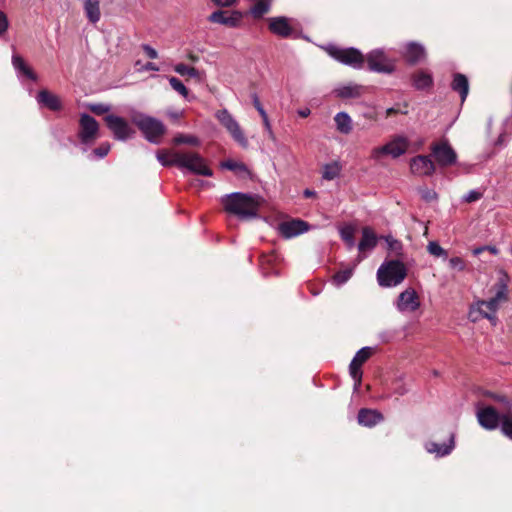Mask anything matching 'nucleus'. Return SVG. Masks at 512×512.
I'll list each match as a JSON object with an SVG mask.
<instances>
[{
  "mask_svg": "<svg viewBox=\"0 0 512 512\" xmlns=\"http://www.w3.org/2000/svg\"><path fill=\"white\" fill-rule=\"evenodd\" d=\"M325 51L338 62L361 69L365 60L370 71L384 74H391L395 71V62L390 59L382 49H375L369 52L366 58L355 48H341L335 45H328Z\"/></svg>",
  "mask_w": 512,
  "mask_h": 512,
  "instance_id": "nucleus-1",
  "label": "nucleus"
},
{
  "mask_svg": "<svg viewBox=\"0 0 512 512\" xmlns=\"http://www.w3.org/2000/svg\"><path fill=\"white\" fill-rule=\"evenodd\" d=\"M495 295L489 300H478L471 307L469 317L473 322L482 318L488 319L492 325L497 324L496 313L501 305L508 301V287L503 281L495 284Z\"/></svg>",
  "mask_w": 512,
  "mask_h": 512,
  "instance_id": "nucleus-2",
  "label": "nucleus"
},
{
  "mask_svg": "<svg viewBox=\"0 0 512 512\" xmlns=\"http://www.w3.org/2000/svg\"><path fill=\"white\" fill-rule=\"evenodd\" d=\"M221 202L227 213L235 215L239 219L255 218L260 205L257 197L240 192L223 196Z\"/></svg>",
  "mask_w": 512,
  "mask_h": 512,
  "instance_id": "nucleus-3",
  "label": "nucleus"
},
{
  "mask_svg": "<svg viewBox=\"0 0 512 512\" xmlns=\"http://www.w3.org/2000/svg\"><path fill=\"white\" fill-rule=\"evenodd\" d=\"M164 164H175L179 169H185L193 174L211 177L212 170L207 166L205 159L195 152L174 153L170 162Z\"/></svg>",
  "mask_w": 512,
  "mask_h": 512,
  "instance_id": "nucleus-4",
  "label": "nucleus"
},
{
  "mask_svg": "<svg viewBox=\"0 0 512 512\" xmlns=\"http://www.w3.org/2000/svg\"><path fill=\"white\" fill-rule=\"evenodd\" d=\"M407 276L405 265L399 260L383 262L377 270V280L381 287H395Z\"/></svg>",
  "mask_w": 512,
  "mask_h": 512,
  "instance_id": "nucleus-5",
  "label": "nucleus"
},
{
  "mask_svg": "<svg viewBox=\"0 0 512 512\" xmlns=\"http://www.w3.org/2000/svg\"><path fill=\"white\" fill-rule=\"evenodd\" d=\"M130 118L149 142L158 143L165 132L163 123L154 117L134 111Z\"/></svg>",
  "mask_w": 512,
  "mask_h": 512,
  "instance_id": "nucleus-6",
  "label": "nucleus"
},
{
  "mask_svg": "<svg viewBox=\"0 0 512 512\" xmlns=\"http://www.w3.org/2000/svg\"><path fill=\"white\" fill-rule=\"evenodd\" d=\"M410 146L409 139L404 135H395L385 145L376 147L371 151V157L374 160H379L381 156L388 155L392 158H399L404 155Z\"/></svg>",
  "mask_w": 512,
  "mask_h": 512,
  "instance_id": "nucleus-7",
  "label": "nucleus"
},
{
  "mask_svg": "<svg viewBox=\"0 0 512 512\" xmlns=\"http://www.w3.org/2000/svg\"><path fill=\"white\" fill-rule=\"evenodd\" d=\"M215 117L239 145L242 147L248 146L247 138L241 130L239 123L227 109L217 111Z\"/></svg>",
  "mask_w": 512,
  "mask_h": 512,
  "instance_id": "nucleus-8",
  "label": "nucleus"
},
{
  "mask_svg": "<svg viewBox=\"0 0 512 512\" xmlns=\"http://www.w3.org/2000/svg\"><path fill=\"white\" fill-rule=\"evenodd\" d=\"M107 127L112 132L115 139L126 141L131 138L135 131L129 123L122 117L110 114L105 117Z\"/></svg>",
  "mask_w": 512,
  "mask_h": 512,
  "instance_id": "nucleus-9",
  "label": "nucleus"
},
{
  "mask_svg": "<svg viewBox=\"0 0 512 512\" xmlns=\"http://www.w3.org/2000/svg\"><path fill=\"white\" fill-rule=\"evenodd\" d=\"M373 349L371 347H363L361 348L354 358L352 359L349 371L352 379L354 380V389L358 390L361 385L362 379V371L361 366L364 362H366L372 355Z\"/></svg>",
  "mask_w": 512,
  "mask_h": 512,
  "instance_id": "nucleus-10",
  "label": "nucleus"
},
{
  "mask_svg": "<svg viewBox=\"0 0 512 512\" xmlns=\"http://www.w3.org/2000/svg\"><path fill=\"white\" fill-rule=\"evenodd\" d=\"M396 309L403 314L413 313L420 307V298L413 288L401 292L395 302Z\"/></svg>",
  "mask_w": 512,
  "mask_h": 512,
  "instance_id": "nucleus-11",
  "label": "nucleus"
},
{
  "mask_svg": "<svg viewBox=\"0 0 512 512\" xmlns=\"http://www.w3.org/2000/svg\"><path fill=\"white\" fill-rule=\"evenodd\" d=\"M476 415L479 424L487 430L496 429L503 419V416H501L492 406L479 405L477 407Z\"/></svg>",
  "mask_w": 512,
  "mask_h": 512,
  "instance_id": "nucleus-12",
  "label": "nucleus"
},
{
  "mask_svg": "<svg viewBox=\"0 0 512 512\" xmlns=\"http://www.w3.org/2000/svg\"><path fill=\"white\" fill-rule=\"evenodd\" d=\"M99 130L97 121L88 114H82L80 117L79 139L82 144H90L96 138Z\"/></svg>",
  "mask_w": 512,
  "mask_h": 512,
  "instance_id": "nucleus-13",
  "label": "nucleus"
},
{
  "mask_svg": "<svg viewBox=\"0 0 512 512\" xmlns=\"http://www.w3.org/2000/svg\"><path fill=\"white\" fill-rule=\"evenodd\" d=\"M309 228L310 226L307 222L300 219H292L281 222L278 225V232L282 237L290 239L309 231Z\"/></svg>",
  "mask_w": 512,
  "mask_h": 512,
  "instance_id": "nucleus-14",
  "label": "nucleus"
},
{
  "mask_svg": "<svg viewBox=\"0 0 512 512\" xmlns=\"http://www.w3.org/2000/svg\"><path fill=\"white\" fill-rule=\"evenodd\" d=\"M292 21L284 16L271 17L268 19V28L271 33L281 38H290L294 33Z\"/></svg>",
  "mask_w": 512,
  "mask_h": 512,
  "instance_id": "nucleus-15",
  "label": "nucleus"
},
{
  "mask_svg": "<svg viewBox=\"0 0 512 512\" xmlns=\"http://www.w3.org/2000/svg\"><path fill=\"white\" fill-rule=\"evenodd\" d=\"M432 154L440 166L452 165L457 159L455 151L446 141L434 144Z\"/></svg>",
  "mask_w": 512,
  "mask_h": 512,
  "instance_id": "nucleus-16",
  "label": "nucleus"
},
{
  "mask_svg": "<svg viewBox=\"0 0 512 512\" xmlns=\"http://www.w3.org/2000/svg\"><path fill=\"white\" fill-rule=\"evenodd\" d=\"M401 54L411 65H415L426 58L425 47L421 43L414 41L407 42L403 46Z\"/></svg>",
  "mask_w": 512,
  "mask_h": 512,
  "instance_id": "nucleus-17",
  "label": "nucleus"
},
{
  "mask_svg": "<svg viewBox=\"0 0 512 512\" xmlns=\"http://www.w3.org/2000/svg\"><path fill=\"white\" fill-rule=\"evenodd\" d=\"M242 18V13L239 11H233L229 16L227 12L222 10L214 11L208 17V20L212 23L225 25L231 28L239 27Z\"/></svg>",
  "mask_w": 512,
  "mask_h": 512,
  "instance_id": "nucleus-18",
  "label": "nucleus"
},
{
  "mask_svg": "<svg viewBox=\"0 0 512 512\" xmlns=\"http://www.w3.org/2000/svg\"><path fill=\"white\" fill-rule=\"evenodd\" d=\"M410 169L414 175L429 176L435 171V164L428 156L418 155L411 159Z\"/></svg>",
  "mask_w": 512,
  "mask_h": 512,
  "instance_id": "nucleus-19",
  "label": "nucleus"
},
{
  "mask_svg": "<svg viewBox=\"0 0 512 512\" xmlns=\"http://www.w3.org/2000/svg\"><path fill=\"white\" fill-rule=\"evenodd\" d=\"M455 448V437L454 434H451L449 440L445 443H437L434 441H429L425 443V449L428 453L435 455V457L440 458L451 454V452Z\"/></svg>",
  "mask_w": 512,
  "mask_h": 512,
  "instance_id": "nucleus-20",
  "label": "nucleus"
},
{
  "mask_svg": "<svg viewBox=\"0 0 512 512\" xmlns=\"http://www.w3.org/2000/svg\"><path fill=\"white\" fill-rule=\"evenodd\" d=\"M12 66L19 79L28 78L37 81V75L19 54L14 53L12 55Z\"/></svg>",
  "mask_w": 512,
  "mask_h": 512,
  "instance_id": "nucleus-21",
  "label": "nucleus"
},
{
  "mask_svg": "<svg viewBox=\"0 0 512 512\" xmlns=\"http://www.w3.org/2000/svg\"><path fill=\"white\" fill-rule=\"evenodd\" d=\"M36 100L41 107L48 108L52 111H58L62 108L61 99L56 94L46 89L39 91Z\"/></svg>",
  "mask_w": 512,
  "mask_h": 512,
  "instance_id": "nucleus-22",
  "label": "nucleus"
},
{
  "mask_svg": "<svg viewBox=\"0 0 512 512\" xmlns=\"http://www.w3.org/2000/svg\"><path fill=\"white\" fill-rule=\"evenodd\" d=\"M358 423L365 427H373L383 420V416L376 410L361 409L358 413Z\"/></svg>",
  "mask_w": 512,
  "mask_h": 512,
  "instance_id": "nucleus-23",
  "label": "nucleus"
},
{
  "mask_svg": "<svg viewBox=\"0 0 512 512\" xmlns=\"http://www.w3.org/2000/svg\"><path fill=\"white\" fill-rule=\"evenodd\" d=\"M412 85L417 90H424L433 85V77L426 70H417L411 76Z\"/></svg>",
  "mask_w": 512,
  "mask_h": 512,
  "instance_id": "nucleus-24",
  "label": "nucleus"
},
{
  "mask_svg": "<svg viewBox=\"0 0 512 512\" xmlns=\"http://www.w3.org/2000/svg\"><path fill=\"white\" fill-rule=\"evenodd\" d=\"M377 244V237L375 233L369 227L362 229V238L358 244V250L360 253L371 251Z\"/></svg>",
  "mask_w": 512,
  "mask_h": 512,
  "instance_id": "nucleus-25",
  "label": "nucleus"
},
{
  "mask_svg": "<svg viewBox=\"0 0 512 512\" xmlns=\"http://www.w3.org/2000/svg\"><path fill=\"white\" fill-rule=\"evenodd\" d=\"M363 87L358 84H346L338 86L334 93L337 97L343 99L357 98L362 94Z\"/></svg>",
  "mask_w": 512,
  "mask_h": 512,
  "instance_id": "nucleus-26",
  "label": "nucleus"
},
{
  "mask_svg": "<svg viewBox=\"0 0 512 512\" xmlns=\"http://www.w3.org/2000/svg\"><path fill=\"white\" fill-rule=\"evenodd\" d=\"M334 122L336 126V130L344 135H348L353 130V121L352 118L349 116L348 113L342 111L338 112L334 116Z\"/></svg>",
  "mask_w": 512,
  "mask_h": 512,
  "instance_id": "nucleus-27",
  "label": "nucleus"
},
{
  "mask_svg": "<svg viewBox=\"0 0 512 512\" xmlns=\"http://www.w3.org/2000/svg\"><path fill=\"white\" fill-rule=\"evenodd\" d=\"M451 88L453 91L458 92L461 97V101H465L469 92V83L465 75L457 73L454 75Z\"/></svg>",
  "mask_w": 512,
  "mask_h": 512,
  "instance_id": "nucleus-28",
  "label": "nucleus"
},
{
  "mask_svg": "<svg viewBox=\"0 0 512 512\" xmlns=\"http://www.w3.org/2000/svg\"><path fill=\"white\" fill-rule=\"evenodd\" d=\"M84 11L88 20L95 24L101 18L100 2L98 0H85Z\"/></svg>",
  "mask_w": 512,
  "mask_h": 512,
  "instance_id": "nucleus-29",
  "label": "nucleus"
},
{
  "mask_svg": "<svg viewBox=\"0 0 512 512\" xmlns=\"http://www.w3.org/2000/svg\"><path fill=\"white\" fill-rule=\"evenodd\" d=\"M365 258L364 254H360L357 258V263L351 267L347 268L345 270L338 271L332 278L333 284L337 287H341L344 285L353 275L354 267L360 263Z\"/></svg>",
  "mask_w": 512,
  "mask_h": 512,
  "instance_id": "nucleus-30",
  "label": "nucleus"
},
{
  "mask_svg": "<svg viewBox=\"0 0 512 512\" xmlns=\"http://www.w3.org/2000/svg\"><path fill=\"white\" fill-rule=\"evenodd\" d=\"M270 3L266 0H258L249 10V13L256 19L262 18L270 11Z\"/></svg>",
  "mask_w": 512,
  "mask_h": 512,
  "instance_id": "nucleus-31",
  "label": "nucleus"
},
{
  "mask_svg": "<svg viewBox=\"0 0 512 512\" xmlns=\"http://www.w3.org/2000/svg\"><path fill=\"white\" fill-rule=\"evenodd\" d=\"M342 240L346 243L348 248H352L355 245V228L352 225H345L339 229Z\"/></svg>",
  "mask_w": 512,
  "mask_h": 512,
  "instance_id": "nucleus-32",
  "label": "nucleus"
},
{
  "mask_svg": "<svg viewBox=\"0 0 512 512\" xmlns=\"http://www.w3.org/2000/svg\"><path fill=\"white\" fill-rule=\"evenodd\" d=\"M340 171H341V167H340L339 163L333 162L330 164H326L323 168L322 177L325 180H333L339 176Z\"/></svg>",
  "mask_w": 512,
  "mask_h": 512,
  "instance_id": "nucleus-33",
  "label": "nucleus"
},
{
  "mask_svg": "<svg viewBox=\"0 0 512 512\" xmlns=\"http://www.w3.org/2000/svg\"><path fill=\"white\" fill-rule=\"evenodd\" d=\"M174 70L176 73L182 75V76H189V77H192V78H196L199 76V72L196 68L194 67H189L185 64H177L175 67H174Z\"/></svg>",
  "mask_w": 512,
  "mask_h": 512,
  "instance_id": "nucleus-34",
  "label": "nucleus"
},
{
  "mask_svg": "<svg viewBox=\"0 0 512 512\" xmlns=\"http://www.w3.org/2000/svg\"><path fill=\"white\" fill-rule=\"evenodd\" d=\"M427 251L435 256V257H441L446 259L447 258V252L444 250L438 242L436 241H430L427 245Z\"/></svg>",
  "mask_w": 512,
  "mask_h": 512,
  "instance_id": "nucleus-35",
  "label": "nucleus"
},
{
  "mask_svg": "<svg viewBox=\"0 0 512 512\" xmlns=\"http://www.w3.org/2000/svg\"><path fill=\"white\" fill-rule=\"evenodd\" d=\"M175 144H189L193 146H198L200 144V141L197 137L192 135H183L180 134L174 138Z\"/></svg>",
  "mask_w": 512,
  "mask_h": 512,
  "instance_id": "nucleus-36",
  "label": "nucleus"
},
{
  "mask_svg": "<svg viewBox=\"0 0 512 512\" xmlns=\"http://www.w3.org/2000/svg\"><path fill=\"white\" fill-rule=\"evenodd\" d=\"M169 83L171 85V87L177 91L180 95H182L183 97H187L188 96V89L186 88V86L176 77H170L169 78Z\"/></svg>",
  "mask_w": 512,
  "mask_h": 512,
  "instance_id": "nucleus-37",
  "label": "nucleus"
},
{
  "mask_svg": "<svg viewBox=\"0 0 512 512\" xmlns=\"http://www.w3.org/2000/svg\"><path fill=\"white\" fill-rule=\"evenodd\" d=\"M174 153H178L177 151H168V150H160L157 152L156 157L157 160L163 166H172L173 164H164L165 162H170L172 159V155Z\"/></svg>",
  "mask_w": 512,
  "mask_h": 512,
  "instance_id": "nucleus-38",
  "label": "nucleus"
},
{
  "mask_svg": "<svg viewBox=\"0 0 512 512\" xmlns=\"http://www.w3.org/2000/svg\"><path fill=\"white\" fill-rule=\"evenodd\" d=\"M222 166L228 170L235 172H246L247 168L243 163L228 160L222 164Z\"/></svg>",
  "mask_w": 512,
  "mask_h": 512,
  "instance_id": "nucleus-39",
  "label": "nucleus"
},
{
  "mask_svg": "<svg viewBox=\"0 0 512 512\" xmlns=\"http://www.w3.org/2000/svg\"><path fill=\"white\" fill-rule=\"evenodd\" d=\"M501 430L503 434L512 439V418L503 416Z\"/></svg>",
  "mask_w": 512,
  "mask_h": 512,
  "instance_id": "nucleus-40",
  "label": "nucleus"
},
{
  "mask_svg": "<svg viewBox=\"0 0 512 512\" xmlns=\"http://www.w3.org/2000/svg\"><path fill=\"white\" fill-rule=\"evenodd\" d=\"M110 144L109 143H102L99 147L95 148L92 151V155H94L97 158H104L110 151Z\"/></svg>",
  "mask_w": 512,
  "mask_h": 512,
  "instance_id": "nucleus-41",
  "label": "nucleus"
},
{
  "mask_svg": "<svg viewBox=\"0 0 512 512\" xmlns=\"http://www.w3.org/2000/svg\"><path fill=\"white\" fill-rule=\"evenodd\" d=\"M482 195V192L479 190H471L463 196V201L467 203L475 202L481 199Z\"/></svg>",
  "mask_w": 512,
  "mask_h": 512,
  "instance_id": "nucleus-42",
  "label": "nucleus"
},
{
  "mask_svg": "<svg viewBox=\"0 0 512 512\" xmlns=\"http://www.w3.org/2000/svg\"><path fill=\"white\" fill-rule=\"evenodd\" d=\"M386 240H387L389 249L391 251H393L396 255H399L401 253V250H402L401 242L396 240V239H394V238H392V237H388Z\"/></svg>",
  "mask_w": 512,
  "mask_h": 512,
  "instance_id": "nucleus-43",
  "label": "nucleus"
},
{
  "mask_svg": "<svg viewBox=\"0 0 512 512\" xmlns=\"http://www.w3.org/2000/svg\"><path fill=\"white\" fill-rule=\"evenodd\" d=\"M449 266L458 271H463L466 268L465 262L460 257H452L449 260Z\"/></svg>",
  "mask_w": 512,
  "mask_h": 512,
  "instance_id": "nucleus-44",
  "label": "nucleus"
},
{
  "mask_svg": "<svg viewBox=\"0 0 512 512\" xmlns=\"http://www.w3.org/2000/svg\"><path fill=\"white\" fill-rule=\"evenodd\" d=\"M9 27V21L7 15L0 10V37L3 36Z\"/></svg>",
  "mask_w": 512,
  "mask_h": 512,
  "instance_id": "nucleus-45",
  "label": "nucleus"
},
{
  "mask_svg": "<svg viewBox=\"0 0 512 512\" xmlns=\"http://www.w3.org/2000/svg\"><path fill=\"white\" fill-rule=\"evenodd\" d=\"M252 101H253V105L254 107L256 108V110L259 112L260 116L263 118L266 119V117L268 116L266 111L264 110L262 104L260 103V100L257 96V94H253L252 95Z\"/></svg>",
  "mask_w": 512,
  "mask_h": 512,
  "instance_id": "nucleus-46",
  "label": "nucleus"
},
{
  "mask_svg": "<svg viewBox=\"0 0 512 512\" xmlns=\"http://www.w3.org/2000/svg\"><path fill=\"white\" fill-rule=\"evenodd\" d=\"M91 111L96 114H104L109 111L110 107L105 104H95L90 107Z\"/></svg>",
  "mask_w": 512,
  "mask_h": 512,
  "instance_id": "nucleus-47",
  "label": "nucleus"
},
{
  "mask_svg": "<svg viewBox=\"0 0 512 512\" xmlns=\"http://www.w3.org/2000/svg\"><path fill=\"white\" fill-rule=\"evenodd\" d=\"M421 196L424 200L426 201H433L436 199L437 197V194L435 191L433 190H430V189H425V190H422L421 191Z\"/></svg>",
  "mask_w": 512,
  "mask_h": 512,
  "instance_id": "nucleus-48",
  "label": "nucleus"
},
{
  "mask_svg": "<svg viewBox=\"0 0 512 512\" xmlns=\"http://www.w3.org/2000/svg\"><path fill=\"white\" fill-rule=\"evenodd\" d=\"M143 50L150 59H156L158 57L157 51L148 44L142 45Z\"/></svg>",
  "mask_w": 512,
  "mask_h": 512,
  "instance_id": "nucleus-49",
  "label": "nucleus"
},
{
  "mask_svg": "<svg viewBox=\"0 0 512 512\" xmlns=\"http://www.w3.org/2000/svg\"><path fill=\"white\" fill-rule=\"evenodd\" d=\"M216 6L219 7H231L237 0H211Z\"/></svg>",
  "mask_w": 512,
  "mask_h": 512,
  "instance_id": "nucleus-50",
  "label": "nucleus"
},
{
  "mask_svg": "<svg viewBox=\"0 0 512 512\" xmlns=\"http://www.w3.org/2000/svg\"><path fill=\"white\" fill-rule=\"evenodd\" d=\"M184 114V111L183 110H169L167 111V115L173 119V120H178L179 118H181Z\"/></svg>",
  "mask_w": 512,
  "mask_h": 512,
  "instance_id": "nucleus-51",
  "label": "nucleus"
},
{
  "mask_svg": "<svg viewBox=\"0 0 512 512\" xmlns=\"http://www.w3.org/2000/svg\"><path fill=\"white\" fill-rule=\"evenodd\" d=\"M262 120H263L264 127H265V129H266V131H267V133H268L269 137H270L271 139H274V138H275V135H274V133H273V131H272L271 124H270V121H269L268 116L266 117V119H265V118H263Z\"/></svg>",
  "mask_w": 512,
  "mask_h": 512,
  "instance_id": "nucleus-52",
  "label": "nucleus"
},
{
  "mask_svg": "<svg viewBox=\"0 0 512 512\" xmlns=\"http://www.w3.org/2000/svg\"><path fill=\"white\" fill-rule=\"evenodd\" d=\"M144 69L145 70H151V71H158L159 70V68L156 66V64L152 63V62H148L147 64H145Z\"/></svg>",
  "mask_w": 512,
  "mask_h": 512,
  "instance_id": "nucleus-53",
  "label": "nucleus"
},
{
  "mask_svg": "<svg viewBox=\"0 0 512 512\" xmlns=\"http://www.w3.org/2000/svg\"><path fill=\"white\" fill-rule=\"evenodd\" d=\"M298 114L300 117L305 118L310 115V110L308 108H305V109L299 110Z\"/></svg>",
  "mask_w": 512,
  "mask_h": 512,
  "instance_id": "nucleus-54",
  "label": "nucleus"
},
{
  "mask_svg": "<svg viewBox=\"0 0 512 512\" xmlns=\"http://www.w3.org/2000/svg\"><path fill=\"white\" fill-rule=\"evenodd\" d=\"M315 195H316V192H315V191H313V190L306 189V190L304 191V196H305L306 198H310V197H313V196H315Z\"/></svg>",
  "mask_w": 512,
  "mask_h": 512,
  "instance_id": "nucleus-55",
  "label": "nucleus"
},
{
  "mask_svg": "<svg viewBox=\"0 0 512 512\" xmlns=\"http://www.w3.org/2000/svg\"><path fill=\"white\" fill-rule=\"evenodd\" d=\"M398 112H399V110H397V109H396V108H394V107H391V108H388V109L386 110V116L388 117V116H390V115H392V114H395V113H398Z\"/></svg>",
  "mask_w": 512,
  "mask_h": 512,
  "instance_id": "nucleus-56",
  "label": "nucleus"
},
{
  "mask_svg": "<svg viewBox=\"0 0 512 512\" xmlns=\"http://www.w3.org/2000/svg\"><path fill=\"white\" fill-rule=\"evenodd\" d=\"M504 138H505V135H504V134L499 135L498 139H497V140H496V142H495V145H503V143H504Z\"/></svg>",
  "mask_w": 512,
  "mask_h": 512,
  "instance_id": "nucleus-57",
  "label": "nucleus"
},
{
  "mask_svg": "<svg viewBox=\"0 0 512 512\" xmlns=\"http://www.w3.org/2000/svg\"><path fill=\"white\" fill-rule=\"evenodd\" d=\"M486 250H488L489 252H491L492 254H498V249L494 246H485Z\"/></svg>",
  "mask_w": 512,
  "mask_h": 512,
  "instance_id": "nucleus-58",
  "label": "nucleus"
},
{
  "mask_svg": "<svg viewBox=\"0 0 512 512\" xmlns=\"http://www.w3.org/2000/svg\"><path fill=\"white\" fill-rule=\"evenodd\" d=\"M485 250H486L485 246H483V247H478V248H475V249L473 250V254H474V255H479V254H481V253H482L483 251H485Z\"/></svg>",
  "mask_w": 512,
  "mask_h": 512,
  "instance_id": "nucleus-59",
  "label": "nucleus"
},
{
  "mask_svg": "<svg viewBox=\"0 0 512 512\" xmlns=\"http://www.w3.org/2000/svg\"><path fill=\"white\" fill-rule=\"evenodd\" d=\"M495 399H496L497 401H499V402L504 403L505 405H507V404H508V402H507L506 398H504V397L496 396V397H495Z\"/></svg>",
  "mask_w": 512,
  "mask_h": 512,
  "instance_id": "nucleus-60",
  "label": "nucleus"
}]
</instances>
